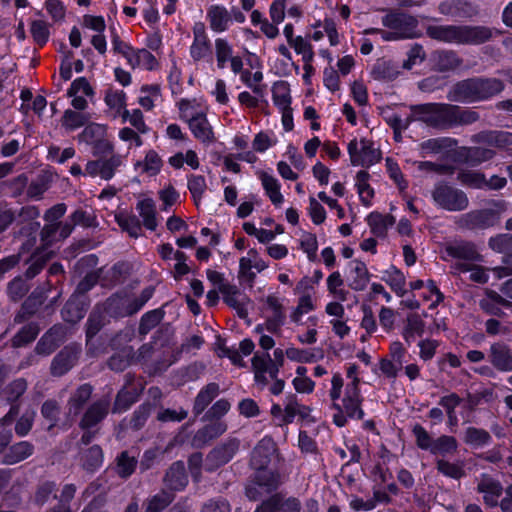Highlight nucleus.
<instances>
[{"label":"nucleus","mask_w":512,"mask_h":512,"mask_svg":"<svg viewBox=\"0 0 512 512\" xmlns=\"http://www.w3.org/2000/svg\"><path fill=\"white\" fill-rule=\"evenodd\" d=\"M174 500L173 493L161 490L147 501L145 512H161Z\"/></svg>","instance_id":"864d4df0"},{"label":"nucleus","mask_w":512,"mask_h":512,"mask_svg":"<svg viewBox=\"0 0 512 512\" xmlns=\"http://www.w3.org/2000/svg\"><path fill=\"white\" fill-rule=\"evenodd\" d=\"M436 464L437 470L446 477L459 480L465 476L463 463H451L449 461L439 459Z\"/></svg>","instance_id":"4d7b16f0"},{"label":"nucleus","mask_w":512,"mask_h":512,"mask_svg":"<svg viewBox=\"0 0 512 512\" xmlns=\"http://www.w3.org/2000/svg\"><path fill=\"white\" fill-rule=\"evenodd\" d=\"M56 491V482L50 480L40 481L35 487L32 501L39 507L46 505L51 497L58 501L59 496Z\"/></svg>","instance_id":"c756f323"},{"label":"nucleus","mask_w":512,"mask_h":512,"mask_svg":"<svg viewBox=\"0 0 512 512\" xmlns=\"http://www.w3.org/2000/svg\"><path fill=\"white\" fill-rule=\"evenodd\" d=\"M52 176L44 173L32 181L27 189V195L31 198H39L48 188Z\"/></svg>","instance_id":"338daca9"},{"label":"nucleus","mask_w":512,"mask_h":512,"mask_svg":"<svg viewBox=\"0 0 512 512\" xmlns=\"http://www.w3.org/2000/svg\"><path fill=\"white\" fill-rule=\"evenodd\" d=\"M39 325L31 322L23 326L18 333L11 339V346L13 348H20L33 342L39 334Z\"/></svg>","instance_id":"f704fd0d"},{"label":"nucleus","mask_w":512,"mask_h":512,"mask_svg":"<svg viewBox=\"0 0 512 512\" xmlns=\"http://www.w3.org/2000/svg\"><path fill=\"white\" fill-rule=\"evenodd\" d=\"M134 354L133 347H124L108 359L107 365L112 371L122 372L131 364Z\"/></svg>","instance_id":"72a5a7b5"},{"label":"nucleus","mask_w":512,"mask_h":512,"mask_svg":"<svg viewBox=\"0 0 512 512\" xmlns=\"http://www.w3.org/2000/svg\"><path fill=\"white\" fill-rule=\"evenodd\" d=\"M90 306L88 296H77L72 294L61 310V316L65 322L75 324L86 314Z\"/></svg>","instance_id":"ddd939ff"},{"label":"nucleus","mask_w":512,"mask_h":512,"mask_svg":"<svg viewBox=\"0 0 512 512\" xmlns=\"http://www.w3.org/2000/svg\"><path fill=\"white\" fill-rule=\"evenodd\" d=\"M207 18L213 31L223 32L227 30L232 15L224 6L212 5L208 9Z\"/></svg>","instance_id":"bb28decb"},{"label":"nucleus","mask_w":512,"mask_h":512,"mask_svg":"<svg viewBox=\"0 0 512 512\" xmlns=\"http://www.w3.org/2000/svg\"><path fill=\"white\" fill-rule=\"evenodd\" d=\"M439 11L444 15H456L459 11H462L464 15H475L477 13L471 3L460 0L441 3Z\"/></svg>","instance_id":"8fccbe9b"},{"label":"nucleus","mask_w":512,"mask_h":512,"mask_svg":"<svg viewBox=\"0 0 512 512\" xmlns=\"http://www.w3.org/2000/svg\"><path fill=\"white\" fill-rule=\"evenodd\" d=\"M46 298L43 290L35 289L22 303L21 310L15 316V322L22 323L33 316L45 302Z\"/></svg>","instance_id":"412c9836"},{"label":"nucleus","mask_w":512,"mask_h":512,"mask_svg":"<svg viewBox=\"0 0 512 512\" xmlns=\"http://www.w3.org/2000/svg\"><path fill=\"white\" fill-rule=\"evenodd\" d=\"M54 254L55 253L51 250L37 248L26 261L29 266L25 272V276L28 279H32L38 275L47 262L53 258Z\"/></svg>","instance_id":"a878e982"},{"label":"nucleus","mask_w":512,"mask_h":512,"mask_svg":"<svg viewBox=\"0 0 512 512\" xmlns=\"http://www.w3.org/2000/svg\"><path fill=\"white\" fill-rule=\"evenodd\" d=\"M154 287L148 286L144 288L138 297H135L126 306L125 315H133L137 313L153 296Z\"/></svg>","instance_id":"680f3d73"},{"label":"nucleus","mask_w":512,"mask_h":512,"mask_svg":"<svg viewBox=\"0 0 512 512\" xmlns=\"http://www.w3.org/2000/svg\"><path fill=\"white\" fill-rule=\"evenodd\" d=\"M66 338V328L61 324L52 326L39 339L35 346V353L41 356L52 354Z\"/></svg>","instance_id":"9b49d317"},{"label":"nucleus","mask_w":512,"mask_h":512,"mask_svg":"<svg viewBox=\"0 0 512 512\" xmlns=\"http://www.w3.org/2000/svg\"><path fill=\"white\" fill-rule=\"evenodd\" d=\"M273 101L281 110L291 108L290 87L286 81H277L272 88Z\"/></svg>","instance_id":"49530a36"},{"label":"nucleus","mask_w":512,"mask_h":512,"mask_svg":"<svg viewBox=\"0 0 512 512\" xmlns=\"http://www.w3.org/2000/svg\"><path fill=\"white\" fill-rule=\"evenodd\" d=\"M479 493L491 494L494 496H501L503 487L498 480L493 479L487 474H483L477 485Z\"/></svg>","instance_id":"052dcab7"},{"label":"nucleus","mask_w":512,"mask_h":512,"mask_svg":"<svg viewBox=\"0 0 512 512\" xmlns=\"http://www.w3.org/2000/svg\"><path fill=\"white\" fill-rule=\"evenodd\" d=\"M489 247L499 253L507 255L512 252V235L499 234L489 239Z\"/></svg>","instance_id":"774afa93"},{"label":"nucleus","mask_w":512,"mask_h":512,"mask_svg":"<svg viewBox=\"0 0 512 512\" xmlns=\"http://www.w3.org/2000/svg\"><path fill=\"white\" fill-rule=\"evenodd\" d=\"M227 425L222 421H212L211 423L198 429L193 435L190 444L193 448L200 449L209 444L212 440L224 434Z\"/></svg>","instance_id":"2eb2a0df"},{"label":"nucleus","mask_w":512,"mask_h":512,"mask_svg":"<svg viewBox=\"0 0 512 512\" xmlns=\"http://www.w3.org/2000/svg\"><path fill=\"white\" fill-rule=\"evenodd\" d=\"M504 88L501 79L472 77L456 82L448 91L447 99L459 103L481 102L500 94Z\"/></svg>","instance_id":"f257e3e1"},{"label":"nucleus","mask_w":512,"mask_h":512,"mask_svg":"<svg viewBox=\"0 0 512 512\" xmlns=\"http://www.w3.org/2000/svg\"><path fill=\"white\" fill-rule=\"evenodd\" d=\"M153 406L150 403L141 404L133 413L129 427L133 430H140L151 415Z\"/></svg>","instance_id":"bf43d9fd"},{"label":"nucleus","mask_w":512,"mask_h":512,"mask_svg":"<svg viewBox=\"0 0 512 512\" xmlns=\"http://www.w3.org/2000/svg\"><path fill=\"white\" fill-rule=\"evenodd\" d=\"M220 388L217 383L211 382L203 387L195 398L193 405V413L199 416L205 411L208 405L219 394Z\"/></svg>","instance_id":"c85d7f7f"},{"label":"nucleus","mask_w":512,"mask_h":512,"mask_svg":"<svg viewBox=\"0 0 512 512\" xmlns=\"http://www.w3.org/2000/svg\"><path fill=\"white\" fill-rule=\"evenodd\" d=\"M480 119L478 112L472 109H464L460 106L451 104L450 108V128L455 126L470 125Z\"/></svg>","instance_id":"7c9ffc66"},{"label":"nucleus","mask_w":512,"mask_h":512,"mask_svg":"<svg viewBox=\"0 0 512 512\" xmlns=\"http://www.w3.org/2000/svg\"><path fill=\"white\" fill-rule=\"evenodd\" d=\"M494 155L495 151L491 148L481 146L469 147L465 152V160L468 164L476 166L492 159Z\"/></svg>","instance_id":"a18cd8bd"},{"label":"nucleus","mask_w":512,"mask_h":512,"mask_svg":"<svg viewBox=\"0 0 512 512\" xmlns=\"http://www.w3.org/2000/svg\"><path fill=\"white\" fill-rule=\"evenodd\" d=\"M163 484L171 493L181 491L187 486L188 475L183 461H175L168 467L163 477Z\"/></svg>","instance_id":"4468645a"},{"label":"nucleus","mask_w":512,"mask_h":512,"mask_svg":"<svg viewBox=\"0 0 512 512\" xmlns=\"http://www.w3.org/2000/svg\"><path fill=\"white\" fill-rule=\"evenodd\" d=\"M117 474L121 478H128L136 468L138 463L135 456H131L128 451H122L116 458Z\"/></svg>","instance_id":"603ef678"},{"label":"nucleus","mask_w":512,"mask_h":512,"mask_svg":"<svg viewBox=\"0 0 512 512\" xmlns=\"http://www.w3.org/2000/svg\"><path fill=\"white\" fill-rule=\"evenodd\" d=\"M122 164L120 155H111L109 158H100V177L104 180H110L115 170Z\"/></svg>","instance_id":"e2e57ef3"},{"label":"nucleus","mask_w":512,"mask_h":512,"mask_svg":"<svg viewBox=\"0 0 512 512\" xmlns=\"http://www.w3.org/2000/svg\"><path fill=\"white\" fill-rule=\"evenodd\" d=\"M353 263L355 264V267L352 270L354 276L349 286L355 291H362L367 287L370 275L364 262L354 260Z\"/></svg>","instance_id":"79ce46f5"},{"label":"nucleus","mask_w":512,"mask_h":512,"mask_svg":"<svg viewBox=\"0 0 512 512\" xmlns=\"http://www.w3.org/2000/svg\"><path fill=\"white\" fill-rule=\"evenodd\" d=\"M360 144L361 149L356 166L361 165L369 167L380 160L381 152L373 147V143L371 141L362 139Z\"/></svg>","instance_id":"e433bc0d"},{"label":"nucleus","mask_w":512,"mask_h":512,"mask_svg":"<svg viewBox=\"0 0 512 512\" xmlns=\"http://www.w3.org/2000/svg\"><path fill=\"white\" fill-rule=\"evenodd\" d=\"M382 24L384 27L396 31L402 39H411L417 36L418 20L408 13L389 10L382 18Z\"/></svg>","instance_id":"39448f33"},{"label":"nucleus","mask_w":512,"mask_h":512,"mask_svg":"<svg viewBox=\"0 0 512 512\" xmlns=\"http://www.w3.org/2000/svg\"><path fill=\"white\" fill-rule=\"evenodd\" d=\"M457 141L450 137L431 138L420 144L423 151L438 154L444 150L451 149Z\"/></svg>","instance_id":"09e8293b"},{"label":"nucleus","mask_w":512,"mask_h":512,"mask_svg":"<svg viewBox=\"0 0 512 512\" xmlns=\"http://www.w3.org/2000/svg\"><path fill=\"white\" fill-rule=\"evenodd\" d=\"M430 62L433 71L447 73L461 67L463 59L453 50L440 49L431 53Z\"/></svg>","instance_id":"f8f14e48"},{"label":"nucleus","mask_w":512,"mask_h":512,"mask_svg":"<svg viewBox=\"0 0 512 512\" xmlns=\"http://www.w3.org/2000/svg\"><path fill=\"white\" fill-rule=\"evenodd\" d=\"M359 381V378H354V382L351 385L347 386L343 403L344 410L348 417H356L357 419H362L364 416V412L360 407L361 397L358 388Z\"/></svg>","instance_id":"f3484780"},{"label":"nucleus","mask_w":512,"mask_h":512,"mask_svg":"<svg viewBox=\"0 0 512 512\" xmlns=\"http://www.w3.org/2000/svg\"><path fill=\"white\" fill-rule=\"evenodd\" d=\"M275 457H277L276 443L271 437L266 436L252 450L250 465L255 470H262L267 468Z\"/></svg>","instance_id":"9d476101"},{"label":"nucleus","mask_w":512,"mask_h":512,"mask_svg":"<svg viewBox=\"0 0 512 512\" xmlns=\"http://www.w3.org/2000/svg\"><path fill=\"white\" fill-rule=\"evenodd\" d=\"M489 360L499 371H512V348L504 343H494L490 346Z\"/></svg>","instance_id":"dca6fc26"},{"label":"nucleus","mask_w":512,"mask_h":512,"mask_svg":"<svg viewBox=\"0 0 512 512\" xmlns=\"http://www.w3.org/2000/svg\"><path fill=\"white\" fill-rule=\"evenodd\" d=\"M34 452V446L28 441H21L8 447L1 459L4 465L17 464L28 457Z\"/></svg>","instance_id":"4be33fe9"},{"label":"nucleus","mask_w":512,"mask_h":512,"mask_svg":"<svg viewBox=\"0 0 512 512\" xmlns=\"http://www.w3.org/2000/svg\"><path fill=\"white\" fill-rule=\"evenodd\" d=\"M29 288L27 282L17 276L7 284V295L13 302H18L28 293Z\"/></svg>","instance_id":"6e6d98bb"},{"label":"nucleus","mask_w":512,"mask_h":512,"mask_svg":"<svg viewBox=\"0 0 512 512\" xmlns=\"http://www.w3.org/2000/svg\"><path fill=\"white\" fill-rule=\"evenodd\" d=\"M81 355V347L76 344L64 346L52 359L50 374L61 377L68 373L78 362Z\"/></svg>","instance_id":"6e6552de"},{"label":"nucleus","mask_w":512,"mask_h":512,"mask_svg":"<svg viewBox=\"0 0 512 512\" xmlns=\"http://www.w3.org/2000/svg\"><path fill=\"white\" fill-rule=\"evenodd\" d=\"M117 223L119 226L128 232L131 237L137 238L141 233V223L135 215L131 216H116Z\"/></svg>","instance_id":"0e129e2a"},{"label":"nucleus","mask_w":512,"mask_h":512,"mask_svg":"<svg viewBox=\"0 0 512 512\" xmlns=\"http://www.w3.org/2000/svg\"><path fill=\"white\" fill-rule=\"evenodd\" d=\"M41 415L48 422V430L53 429L60 418L61 406L54 399H48L41 406Z\"/></svg>","instance_id":"de8ad7c7"},{"label":"nucleus","mask_w":512,"mask_h":512,"mask_svg":"<svg viewBox=\"0 0 512 512\" xmlns=\"http://www.w3.org/2000/svg\"><path fill=\"white\" fill-rule=\"evenodd\" d=\"M254 480L258 483V486L264 490V493H271L275 491L280 484L279 475L267 468L257 470Z\"/></svg>","instance_id":"ea45409f"},{"label":"nucleus","mask_w":512,"mask_h":512,"mask_svg":"<svg viewBox=\"0 0 512 512\" xmlns=\"http://www.w3.org/2000/svg\"><path fill=\"white\" fill-rule=\"evenodd\" d=\"M164 316L162 309H154L146 312L140 320L138 332L140 335H147L153 328H155Z\"/></svg>","instance_id":"3c124183"},{"label":"nucleus","mask_w":512,"mask_h":512,"mask_svg":"<svg viewBox=\"0 0 512 512\" xmlns=\"http://www.w3.org/2000/svg\"><path fill=\"white\" fill-rule=\"evenodd\" d=\"M27 381L17 378L6 385L1 391V397L10 404L8 413L0 419L1 425L10 424L20 411V398L27 390Z\"/></svg>","instance_id":"0eeeda50"},{"label":"nucleus","mask_w":512,"mask_h":512,"mask_svg":"<svg viewBox=\"0 0 512 512\" xmlns=\"http://www.w3.org/2000/svg\"><path fill=\"white\" fill-rule=\"evenodd\" d=\"M445 252L448 256L464 261H481V255L472 242L459 241L447 244Z\"/></svg>","instance_id":"aec40b11"},{"label":"nucleus","mask_w":512,"mask_h":512,"mask_svg":"<svg viewBox=\"0 0 512 512\" xmlns=\"http://www.w3.org/2000/svg\"><path fill=\"white\" fill-rule=\"evenodd\" d=\"M457 449V441L453 436L443 435L433 442L432 454H447Z\"/></svg>","instance_id":"69168bd1"},{"label":"nucleus","mask_w":512,"mask_h":512,"mask_svg":"<svg viewBox=\"0 0 512 512\" xmlns=\"http://www.w3.org/2000/svg\"><path fill=\"white\" fill-rule=\"evenodd\" d=\"M432 198L438 206L452 212L463 211L469 205V199L464 191L445 182L435 185Z\"/></svg>","instance_id":"20e7f679"},{"label":"nucleus","mask_w":512,"mask_h":512,"mask_svg":"<svg viewBox=\"0 0 512 512\" xmlns=\"http://www.w3.org/2000/svg\"><path fill=\"white\" fill-rule=\"evenodd\" d=\"M77 487L74 484H65L58 498V503L47 512H72L70 502L75 497Z\"/></svg>","instance_id":"37998d69"},{"label":"nucleus","mask_w":512,"mask_h":512,"mask_svg":"<svg viewBox=\"0 0 512 512\" xmlns=\"http://www.w3.org/2000/svg\"><path fill=\"white\" fill-rule=\"evenodd\" d=\"M265 507H269L272 512H300L301 504L296 498L284 501L279 494H275L265 500Z\"/></svg>","instance_id":"2f4dec72"},{"label":"nucleus","mask_w":512,"mask_h":512,"mask_svg":"<svg viewBox=\"0 0 512 512\" xmlns=\"http://www.w3.org/2000/svg\"><path fill=\"white\" fill-rule=\"evenodd\" d=\"M188 124L195 138L202 141L203 143L214 142L215 137L212 127L204 114L198 113L197 115L193 116L188 121Z\"/></svg>","instance_id":"5701e85b"},{"label":"nucleus","mask_w":512,"mask_h":512,"mask_svg":"<svg viewBox=\"0 0 512 512\" xmlns=\"http://www.w3.org/2000/svg\"><path fill=\"white\" fill-rule=\"evenodd\" d=\"M506 210L504 201H494L489 208L476 209L462 214L456 220V224L461 229L467 230H485L495 226Z\"/></svg>","instance_id":"7ed1b4c3"},{"label":"nucleus","mask_w":512,"mask_h":512,"mask_svg":"<svg viewBox=\"0 0 512 512\" xmlns=\"http://www.w3.org/2000/svg\"><path fill=\"white\" fill-rule=\"evenodd\" d=\"M139 397V392L136 388L132 390H127L122 388L116 395L114 405L112 408L113 413H120L122 411H126L130 408L132 404H134Z\"/></svg>","instance_id":"a19ab883"},{"label":"nucleus","mask_w":512,"mask_h":512,"mask_svg":"<svg viewBox=\"0 0 512 512\" xmlns=\"http://www.w3.org/2000/svg\"><path fill=\"white\" fill-rule=\"evenodd\" d=\"M93 393V386L89 383L80 385L70 396L67 402L68 413L77 416L89 401Z\"/></svg>","instance_id":"b1692460"},{"label":"nucleus","mask_w":512,"mask_h":512,"mask_svg":"<svg viewBox=\"0 0 512 512\" xmlns=\"http://www.w3.org/2000/svg\"><path fill=\"white\" fill-rule=\"evenodd\" d=\"M261 181L262 185L269 196L270 200L273 204L278 205L282 203L283 196L280 193V185L273 176L267 174L266 172L261 173Z\"/></svg>","instance_id":"5fc2aeb1"},{"label":"nucleus","mask_w":512,"mask_h":512,"mask_svg":"<svg viewBox=\"0 0 512 512\" xmlns=\"http://www.w3.org/2000/svg\"><path fill=\"white\" fill-rule=\"evenodd\" d=\"M424 322L417 314H410L406 320L403 336L407 344H411L415 335L422 336L424 333Z\"/></svg>","instance_id":"c03bdc74"},{"label":"nucleus","mask_w":512,"mask_h":512,"mask_svg":"<svg viewBox=\"0 0 512 512\" xmlns=\"http://www.w3.org/2000/svg\"><path fill=\"white\" fill-rule=\"evenodd\" d=\"M492 38V30L486 26H460L459 44L479 45Z\"/></svg>","instance_id":"a211bd4d"},{"label":"nucleus","mask_w":512,"mask_h":512,"mask_svg":"<svg viewBox=\"0 0 512 512\" xmlns=\"http://www.w3.org/2000/svg\"><path fill=\"white\" fill-rule=\"evenodd\" d=\"M110 407L111 399L108 395L94 401L84 412L79 421V427L82 430H88L95 427L105 419L109 413Z\"/></svg>","instance_id":"1a4fd4ad"},{"label":"nucleus","mask_w":512,"mask_h":512,"mask_svg":"<svg viewBox=\"0 0 512 512\" xmlns=\"http://www.w3.org/2000/svg\"><path fill=\"white\" fill-rule=\"evenodd\" d=\"M240 441L237 438H229L215 446L206 455L204 469L207 472H214L227 464L237 453Z\"/></svg>","instance_id":"423d86ee"},{"label":"nucleus","mask_w":512,"mask_h":512,"mask_svg":"<svg viewBox=\"0 0 512 512\" xmlns=\"http://www.w3.org/2000/svg\"><path fill=\"white\" fill-rule=\"evenodd\" d=\"M371 74L375 80L391 81L398 76L399 71L391 61L378 59L372 68Z\"/></svg>","instance_id":"c9c22d12"},{"label":"nucleus","mask_w":512,"mask_h":512,"mask_svg":"<svg viewBox=\"0 0 512 512\" xmlns=\"http://www.w3.org/2000/svg\"><path fill=\"white\" fill-rule=\"evenodd\" d=\"M450 108L448 103H425L410 106L412 112L406 121L404 128H408L412 121H420L427 126L445 130L450 128Z\"/></svg>","instance_id":"f03ea898"},{"label":"nucleus","mask_w":512,"mask_h":512,"mask_svg":"<svg viewBox=\"0 0 512 512\" xmlns=\"http://www.w3.org/2000/svg\"><path fill=\"white\" fill-rule=\"evenodd\" d=\"M490 440V434L484 429L468 427L465 431L464 442L468 445L482 446L488 444Z\"/></svg>","instance_id":"13d9d810"},{"label":"nucleus","mask_w":512,"mask_h":512,"mask_svg":"<svg viewBox=\"0 0 512 512\" xmlns=\"http://www.w3.org/2000/svg\"><path fill=\"white\" fill-rule=\"evenodd\" d=\"M103 450L99 445H93L80 452V466L89 473L98 470L103 463Z\"/></svg>","instance_id":"cd10ccee"},{"label":"nucleus","mask_w":512,"mask_h":512,"mask_svg":"<svg viewBox=\"0 0 512 512\" xmlns=\"http://www.w3.org/2000/svg\"><path fill=\"white\" fill-rule=\"evenodd\" d=\"M472 142L504 148L512 145V133L508 131H481L472 136Z\"/></svg>","instance_id":"6ab92c4d"},{"label":"nucleus","mask_w":512,"mask_h":512,"mask_svg":"<svg viewBox=\"0 0 512 512\" xmlns=\"http://www.w3.org/2000/svg\"><path fill=\"white\" fill-rule=\"evenodd\" d=\"M426 34L431 39L459 44L460 26L457 25H430Z\"/></svg>","instance_id":"393cba45"},{"label":"nucleus","mask_w":512,"mask_h":512,"mask_svg":"<svg viewBox=\"0 0 512 512\" xmlns=\"http://www.w3.org/2000/svg\"><path fill=\"white\" fill-rule=\"evenodd\" d=\"M106 325V314L105 312L97 305L89 314V317L86 322V338L87 342H89L92 338H94L97 333Z\"/></svg>","instance_id":"473e14b6"},{"label":"nucleus","mask_w":512,"mask_h":512,"mask_svg":"<svg viewBox=\"0 0 512 512\" xmlns=\"http://www.w3.org/2000/svg\"><path fill=\"white\" fill-rule=\"evenodd\" d=\"M89 120L90 114L67 109L61 118V124L66 130L72 131L86 125Z\"/></svg>","instance_id":"58836bf2"},{"label":"nucleus","mask_w":512,"mask_h":512,"mask_svg":"<svg viewBox=\"0 0 512 512\" xmlns=\"http://www.w3.org/2000/svg\"><path fill=\"white\" fill-rule=\"evenodd\" d=\"M137 209L140 216L143 218L144 226L154 231L157 227L154 201L150 198L143 199L137 203Z\"/></svg>","instance_id":"4c0bfd02"}]
</instances>
